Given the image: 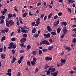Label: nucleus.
<instances>
[{
    "mask_svg": "<svg viewBox=\"0 0 76 76\" xmlns=\"http://www.w3.org/2000/svg\"><path fill=\"white\" fill-rule=\"evenodd\" d=\"M42 44L44 45H50V43L47 40H44L42 41Z\"/></svg>",
    "mask_w": 76,
    "mask_h": 76,
    "instance_id": "1",
    "label": "nucleus"
},
{
    "mask_svg": "<svg viewBox=\"0 0 76 76\" xmlns=\"http://www.w3.org/2000/svg\"><path fill=\"white\" fill-rule=\"evenodd\" d=\"M58 73V71H57L56 72L53 73H52L51 74V75L53 76H57Z\"/></svg>",
    "mask_w": 76,
    "mask_h": 76,
    "instance_id": "2",
    "label": "nucleus"
},
{
    "mask_svg": "<svg viewBox=\"0 0 76 76\" xmlns=\"http://www.w3.org/2000/svg\"><path fill=\"white\" fill-rule=\"evenodd\" d=\"M63 32V34L65 35L67 33V29L66 28H63L62 30Z\"/></svg>",
    "mask_w": 76,
    "mask_h": 76,
    "instance_id": "3",
    "label": "nucleus"
},
{
    "mask_svg": "<svg viewBox=\"0 0 76 76\" xmlns=\"http://www.w3.org/2000/svg\"><path fill=\"white\" fill-rule=\"evenodd\" d=\"M43 36L44 37H45L46 38H49L50 37V33H48L47 34H43Z\"/></svg>",
    "mask_w": 76,
    "mask_h": 76,
    "instance_id": "4",
    "label": "nucleus"
},
{
    "mask_svg": "<svg viewBox=\"0 0 76 76\" xmlns=\"http://www.w3.org/2000/svg\"><path fill=\"white\" fill-rule=\"evenodd\" d=\"M9 23H10V25L11 26H12L14 25V23L12 20H11L9 21Z\"/></svg>",
    "mask_w": 76,
    "mask_h": 76,
    "instance_id": "5",
    "label": "nucleus"
},
{
    "mask_svg": "<svg viewBox=\"0 0 76 76\" xmlns=\"http://www.w3.org/2000/svg\"><path fill=\"white\" fill-rule=\"evenodd\" d=\"M27 39L26 37H23L22 39L20 40V41L21 42V43H23L24 42H26V41Z\"/></svg>",
    "mask_w": 76,
    "mask_h": 76,
    "instance_id": "6",
    "label": "nucleus"
},
{
    "mask_svg": "<svg viewBox=\"0 0 76 76\" xmlns=\"http://www.w3.org/2000/svg\"><path fill=\"white\" fill-rule=\"evenodd\" d=\"M13 44L14 43L12 42L10 43V45H9V46H10L8 47V48L9 49H12Z\"/></svg>",
    "mask_w": 76,
    "mask_h": 76,
    "instance_id": "7",
    "label": "nucleus"
},
{
    "mask_svg": "<svg viewBox=\"0 0 76 76\" xmlns=\"http://www.w3.org/2000/svg\"><path fill=\"white\" fill-rule=\"evenodd\" d=\"M45 60L46 61H52V58L47 56L45 57Z\"/></svg>",
    "mask_w": 76,
    "mask_h": 76,
    "instance_id": "8",
    "label": "nucleus"
},
{
    "mask_svg": "<svg viewBox=\"0 0 76 76\" xmlns=\"http://www.w3.org/2000/svg\"><path fill=\"white\" fill-rule=\"evenodd\" d=\"M64 48L67 51H70L71 50V49L70 47H68L67 46H65Z\"/></svg>",
    "mask_w": 76,
    "mask_h": 76,
    "instance_id": "9",
    "label": "nucleus"
},
{
    "mask_svg": "<svg viewBox=\"0 0 76 76\" xmlns=\"http://www.w3.org/2000/svg\"><path fill=\"white\" fill-rule=\"evenodd\" d=\"M47 29L48 31L51 32L52 31V29L50 27V26H48L46 28Z\"/></svg>",
    "mask_w": 76,
    "mask_h": 76,
    "instance_id": "10",
    "label": "nucleus"
},
{
    "mask_svg": "<svg viewBox=\"0 0 76 76\" xmlns=\"http://www.w3.org/2000/svg\"><path fill=\"white\" fill-rule=\"evenodd\" d=\"M21 29V30H26L27 28V26H23V27H19Z\"/></svg>",
    "mask_w": 76,
    "mask_h": 76,
    "instance_id": "11",
    "label": "nucleus"
},
{
    "mask_svg": "<svg viewBox=\"0 0 76 76\" xmlns=\"http://www.w3.org/2000/svg\"><path fill=\"white\" fill-rule=\"evenodd\" d=\"M66 59H62V58H61V60H60V61L61 63V64H65L66 62Z\"/></svg>",
    "mask_w": 76,
    "mask_h": 76,
    "instance_id": "12",
    "label": "nucleus"
},
{
    "mask_svg": "<svg viewBox=\"0 0 76 76\" xmlns=\"http://www.w3.org/2000/svg\"><path fill=\"white\" fill-rule=\"evenodd\" d=\"M61 24L64 26H66L67 25V23L65 22H62L61 23Z\"/></svg>",
    "mask_w": 76,
    "mask_h": 76,
    "instance_id": "13",
    "label": "nucleus"
},
{
    "mask_svg": "<svg viewBox=\"0 0 76 76\" xmlns=\"http://www.w3.org/2000/svg\"><path fill=\"white\" fill-rule=\"evenodd\" d=\"M0 20H1V21L0 22V24H2V23H4V20L1 18L0 14Z\"/></svg>",
    "mask_w": 76,
    "mask_h": 76,
    "instance_id": "14",
    "label": "nucleus"
},
{
    "mask_svg": "<svg viewBox=\"0 0 76 76\" xmlns=\"http://www.w3.org/2000/svg\"><path fill=\"white\" fill-rule=\"evenodd\" d=\"M10 24L9 23V21H6V26L7 27H9L10 26Z\"/></svg>",
    "mask_w": 76,
    "mask_h": 76,
    "instance_id": "15",
    "label": "nucleus"
},
{
    "mask_svg": "<svg viewBox=\"0 0 76 76\" xmlns=\"http://www.w3.org/2000/svg\"><path fill=\"white\" fill-rule=\"evenodd\" d=\"M55 71H56V68L55 67H53L51 69L50 72L53 73Z\"/></svg>",
    "mask_w": 76,
    "mask_h": 76,
    "instance_id": "16",
    "label": "nucleus"
},
{
    "mask_svg": "<svg viewBox=\"0 0 76 76\" xmlns=\"http://www.w3.org/2000/svg\"><path fill=\"white\" fill-rule=\"evenodd\" d=\"M53 15V14L52 13H51L49 14V15L48 16V19H50Z\"/></svg>",
    "mask_w": 76,
    "mask_h": 76,
    "instance_id": "17",
    "label": "nucleus"
},
{
    "mask_svg": "<svg viewBox=\"0 0 76 76\" xmlns=\"http://www.w3.org/2000/svg\"><path fill=\"white\" fill-rule=\"evenodd\" d=\"M6 40V37L5 36H3L1 38V42H2L3 41L5 40Z\"/></svg>",
    "mask_w": 76,
    "mask_h": 76,
    "instance_id": "18",
    "label": "nucleus"
},
{
    "mask_svg": "<svg viewBox=\"0 0 76 76\" xmlns=\"http://www.w3.org/2000/svg\"><path fill=\"white\" fill-rule=\"evenodd\" d=\"M16 20L17 21V26H19L20 24L18 18H16Z\"/></svg>",
    "mask_w": 76,
    "mask_h": 76,
    "instance_id": "19",
    "label": "nucleus"
},
{
    "mask_svg": "<svg viewBox=\"0 0 76 76\" xmlns=\"http://www.w3.org/2000/svg\"><path fill=\"white\" fill-rule=\"evenodd\" d=\"M6 55L5 54H2L1 55V58L2 59H4L5 58Z\"/></svg>",
    "mask_w": 76,
    "mask_h": 76,
    "instance_id": "20",
    "label": "nucleus"
},
{
    "mask_svg": "<svg viewBox=\"0 0 76 76\" xmlns=\"http://www.w3.org/2000/svg\"><path fill=\"white\" fill-rule=\"evenodd\" d=\"M13 16L12 14L11 13H9L8 15V18H12Z\"/></svg>",
    "mask_w": 76,
    "mask_h": 76,
    "instance_id": "21",
    "label": "nucleus"
},
{
    "mask_svg": "<svg viewBox=\"0 0 76 76\" xmlns=\"http://www.w3.org/2000/svg\"><path fill=\"white\" fill-rule=\"evenodd\" d=\"M36 31V28H34L32 30L31 32L32 33H35Z\"/></svg>",
    "mask_w": 76,
    "mask_h": 76,
    "instance_id": "22",
    "label": "nucleus"
},
{
    "mask_svg": "<svg viewBox=\"0 0 76 76\" xmlns=\"http://www.w3.org/2000/svg\"><path fill=\"white\" fill-rule=\"evenodd\" d=\"M63 65V64L62 63H60L57 64V66L59 67Z\"/></svg>",
    "mask_w": 76,
    "mask_h": 76,
    "instance_id": "23",
    "label": "nucleus"
},
{
    "mask_svg": "<svg viewBox=\"0 0 76 76\" xmlns=\"http://www.w3.org/2000/svg\"><path fill=\"white\" fill-rule=\"evenodd\" d=\"M61 29L60 28H57V33H60L61 31Z\"/></svg>",
    "mask_w": 76,
    "mask_h": 76,
    "instance_id": "24",
    "label": "nucleus"
},
{
    "mask_svg": "<svg viewBox=\"0 0 76 76\" xmlns=\"http://www.w3.org/2000/svg\"><path fill=\"white\" fill-rule=\"evenodd\" d=\"M42 53V51L41 50H38V54L39 55H41Z\"/></svg>",
    "mask_w": 76,
    "mask_h": 76,
    "instance_id": "25",
    "label": "nucleus"
},
{
    "mask_svg": "<svg viewBox=\"0 0 76 76\" xmlns=\"http://www.w3.org/2000/svg\"><path fill=\"white\" fill-rule=\"evenodd\" d=\"M53 48V46H50L48 47V50H52Z\"/></svg>",
    "mask_w": 76,
    "mask_h": 76,
    "instance_id": "26",
    "label": "nucleus"
},
{
    "mask_svg": "<svg viewBox=\"0 0 76 76\" xmlns=\"http://www.w3.org/2000/svg\"><path fill=\"white\" fill-rule=\"evenodd\" d=\"M17 47V45H15V44H13V45L12 46V49H15Z\"/></svg>",
    "mask_w": 76,
    "mask_h": 76,
    "instance_id": "27",
    "label": "nucleus"
},
{
    "mask_svg": "<svg viewBox=\"0 0 76 76\" xmlns=\"http://www.w3.org/2000/svg\"><path fill=\"white\" fill-rule=\"evenodd\" d=\"M51 34L55 36L56 35V33L54 32H50Z\"/></svg>",
    "mask_w": 76,
    "mask_h": 76,
    "instance_id": "28",
    "label": "nucleus"
},
{
    "mask_svg": "<svg viewBox=\"0 0 76 76\" xmlns=\"http://www.w3.org/2000/svg\"><path fill=\"white\" fill-rule=\"evenodd\" d=\"M27 14L28 13L27 12L25 13L23 15V17L24 18H25L26 17V16L27 15Z\"/></svg>",
    "mask_w": 76,
    "mask_h": 76,
    "instance_id": "29",
    "label": "nucleus"
},
{
    "mask_svg": "<svg viewBox=\"0 0 76 76\" xmlns=\"http://www.w3.org/2000/svg\"><path fill=\"white\" fill-rule=\"evenodd\" d=\"M22 19L21 18H19V20H20V23H21V24H23V22H22Z\"/></svg>",
    "mask_w": 76,
    "mask_h": 76,
    "instance_id": "30",
    "label": "nucleus"
},
{
    "mask_svg": "<svg viewBox=\"0 0 76 76\" xmlns=\"http://www.w3.org/2000/svg\"><path fill=\"white\" fill-rule=\"evenodd\" d=\"M37 61V58L35 57H34L33 58V61L34 62H36Z\"/></svg>",
    "mask_w": 76,
    "mask_h": 76,
    "instance_id": "31",
    "label": "nucleus"
},
{
    "mask_svg": "<svg viewBox=\"0 0 76 76\" xmlns=\"http://www.w3.org/2000/svg\"><path fill=\"white\" fill-rule=\"evenodd\" d=\"M7 75H8L9 76H11L12 75V73L11 72H8V73H5Z\"/></svg>",
    "mask_w": 76,
    "mask_h": 76,
    "instance_id": "32",
    "label": "nucleus"
},
{
    "mask_svg": "<svg viewBox=\"0 0 76 76\" xmlns=\"http://www.w3.org/2000/svg\"><path fill=\"white\" fill-rule=\"evenodd\" d=\"M47 75H49V74L50 73V71L49 70V69H48V71H47Z\"/></svg>",
    "mask_w": 76,
    "mask_h": 76,
    "instance_id": "33",
    "label": "nucleus"
},
{
    "mask_svg": "<svg viewBox=\"0 0 76 76\" xmlns=\"http://www.w3.org/2000/svg\"><path fill=\"white\" fill-rule=\"evenodd\" d=\"M31 46H30V45H28L27 46V50H30L31 48Z\"/></svg>",
    "mask_w": 76,
    "mask_h": 76,
    "instance_id": "34",
    "label": "nucleus"
},
{
    "mask_svg": "<svg viewBox=\"0 0 76 76\" xmlns=\"http://www.w3.org/2000/svg\"><path fill=\"white\" fill-rule=\"evenodd\" d=\"M16 60V58H12V63H14L15 62V61Z\"/></svg>",
    "mask_w": 76,
    "mask_h": 76,
    "instance_id": "35",
    "label": "nucleus"
},
{
    "mask_svg": "<svg viewBox=\"0 0 76 76\" xmlns=\"http://www.w3.org/2000/svg\"><path fill=\"white\" fill-rule=\"evenodd\" d=\"M36 51H34L32 52V53L33 56H35L36 55Z\"/></svg>",
    "mask_w": 76,
    "mask_h": 76,
    "instance_id": "36",
    "label": "nucleus"
},
{
    "mask_svg": "<svg viewBox=\"0 0 76 76\" xmlns=\"http://www.w3.org/2000/svg\"><path fill=\"white\" fill-rule=\"evenodd\" d=\"M42 51L43 52H46L48 51V49L44 48V49L42 50Z\"/></svg>",
    "mask_w": 76,
    "mask_h": 76,
    "instance_id": "37",
    "label": "nucleus"
},
{
    "mask_svg": "<svg viewBox=\"0 0 76 76\" xmlns=\"http://www.w3.org/2000/svg\"><path fill=\"white\" fill-rule=\"evenodd\" d=\"M23 37H27V35L26 34H24L22 35Z\"/></svg>",
    "mask_w": 76,
    "mask_h": 76,
    "instance_id": "38",
    "label": "nucleus"
},
{
    "mask_svg": "<svg viewBox=\"0 0 76 76\" xmlns=\"http://www.w3.org/2000/svg\"><path fill=\"white\" fill-rule=\"evenodd\" d=\"M49 67V66L48 65H46L44 67V69H47Z\"/></svg>",
    "mask_w": 76,
    "mask_h": 76,
    "instance_id": "39",
    "label": "nucleus"
},
{
    "mask_svg": "<svg viewBox=\"0 0 76 76\" xmlns=\"http://www.w3.org/2000/svg\"><path fill=\"white\" fill-rule=\"evenodd\" d=\"M45 16V15L44 14H42L41 15V19H43L44 18V17Z\"/></svg>",
    "mask_w": 76,
    "mask_h": 76,
    "instance_id": "40",
    "label": "nucleus"
},
{
    "mask_svg": "<svg viewBox=\"0 0 76 76\" xmlns=\"http://www.w3.org/2000/svg\"><path fill=\"white\" fill-rule=\"evenodd\" d=\"M9 30V29L8 28H5V32H6V33L8 32Z\"/></svg>",
    "mask_w": 76,
    "mask_h": 76,
    "instance_id": "41",
    "label": "nucleus"
},
{
    "mask_svg": "<svg viewBox=\"0 0 76 76\" xmlns=\"http://www.w3.org/2000/svg\"><path fill=\"white\" fill-rule=\"evenodd\" d=\"M47 18V15H45L44 17V18L43 19V21H45L46 20Z\"/></svg>",
    "mask_w": 76,
    "mask_h": 76,
    "instance_id": "42",
    "label": "nucleus"
},
{
    "mask_svg": "<svg viewBox=\"0 0 76 76\" xmlns=\"http://www.w3.org/2000/svg\"><path fill=\"white\" fill-rule=\"evenodd\" d=\"M11 53L12 54H15V51L14 49L12 50H11Z\"/></svg>",
    "mask_w": 76,
    "mask_h": 76,
    "instance_id": "43",
    "label": "nucleus"
},
{
    "mask_svg": "<svg viewBox=\"0 0 76 76\" xmlns=\"http://www.w3.org/2000/svg\"><path fill=\"white\" fill-rule=\"evenodd\" d=\"M41 5V2H39L37 3V6H40Z\"/></svg>",
    "mask_w": 76,
    "mask_h": 76,
    "instance_id": "44",
    "label": "nucleus"
},
{
    "mask_svg": "<svg viewBox=\"0 0 76 76\" xmlns=\"http://www.w3.org/2000/svg\"><path fill=\"white\" fill-rule=\"evenodd\" d=\"M27 64L29 65V66H31V63L29 61H27Z\"/></svg>",
    "mask_w": 76,
    "mask_h": 76,
    "instance_id": "45",
    "label": "nucleus"
},
{
    "mask_svg": "<svg viewBox=\"0 0 76 76\" xmlns=\"http://www.w3.org/2000/svg\"><path fill=\"white\" fill-rule=\"evenodd\" d=\"M67 9L68 10V11L70 12V14H72V10L71 9L67 8Z\"/></svg>",
    "mask_w": 76,
    "mask_h": 76,
    "instance_id": "46",
    "label": "nucleus"
},
{
    "mask_svg": "<svg viewBox=\"0 0 76 76\" xmlns=\"http://www.w3.org/2000/svg\"><path fill=\"white\" fill-rule=\"evenodd\" d=\"M57 18H59V17L57 15H55L54 17V19H56Z\"/></svg>",
    "mask_w": 76,
    "mask_h": 76,
    "instance_id": "47",
    "label": "nucleus"
},
{
    "mask_svg": "<svg viewBox=\"0 0 76 76\" xmlns=\"http://www.w3.org/2000/svg\"><path fill=\"white\" fill-rule=\"evenodd\" d=\"M72 42L74 43H75L76 42V38H74L72 40Z\"/></svg>",
    "mask_w": 76,
    "mask_h": 76,
    "instance_id": "48",
    "label": "nucleus"
},
{
    "mask_svg": "<svg viewBox=\"0 0 76 76\" xmlns=\"http://www.w3.org/2000/svg\"><path fill=\"white\" fill-rule=\"evenodd\" d=\"M11 41H16V39L15 37H13L11 38Z\"/></svg>",
    "mask_w": 76,
    "mask_h": 76,
    "instance_id": "49",
    "label": "nucleus"
},
{
    "mask_svg": "<svg viewBox=\"0 0 76 76\" xmlns=\"http://www.w3.org/2000/svg\"><path fill=\"white\" fill-rule=\"evenodd\" d=\"M39 69L38 68H36L35 70V73L36 74L37 73V72H38L39 71Z\"/></svg>",
    "mask_w": 76,
    "mask_h": 76,
    "instance_id": "50",
    "label": "nucleus"
},
{
    "mask_svg": "<svg viewBox=\"0 0 76 76\" xmlns=\"http://www.w3.org/2000/svg\"><path fill=\"white\" fill-rule=\"evenodd\" d=\"M35 23H36V22H32V23L31 24V25L32 26H34Z\"/></svg>",
    "mask_w": 76,
    "mask_h": 76,
    "instance_id": "51",
    "label": "nucleus"
},
{
    "mask_svg": "<svg viewBox=\"0 0 76 76\" xmlns=\"http://www.w3.org/2000/svg\"><path fill=\"white\" fill-rule=\"evenodd\" d=\"M39 34H36L34 35V37L36 38L39 36Z\"/></svg>",
    "mask_w": 76,
    "mask_h": 76,
    "instance_id": "52",
    "label": "nucleus"
},
{
    "mask_svg": "<svg viewBox=\"0 0 76 76\" xmlns=\"http://www.w3.org/2000/svg\"><path fill=\"white\" fill-rule=\"evenodd\" d=\"M54 66H50V68L48 69V71H50L52 69L53 67Z\"/></svg>",
    "mask_w": 76,
    "mask_h": 76,
    "instance_id": "53",
    "label": "nucleus"
},
{
    "mask_svg": "<svg viewBox=\"0 0 76 76\" xmlns=\"http://www.w3.org/2000/svg\"><path fill=\"white\" fill-rule=\"evenodd\" d=\"M6 13V12H5L4 11H2V12L1 14H2V15H4Z\"/></svg>",
    "mask_w": 76,
    "mask_h": 76,
    "instance_id": "54",
    "label": "nucleus"
},
{
    "mask_svg": "<svg viewBox=\"0 0 76 76\" xmlns=\"http://www.w3.org/2000/svg\"><path fill=\"white\" fill-rule=\"evenodd\" d=\"M17 31H18V33L20 34L21 33L20 29V28L18 29V30H17Z\"/></svg>",
    "mask_w": 76,
    "mask_h": 76,
    "instance_id": "55",
    "label": "nucleus"
},
{
    "mask_svg": "<svg viewBox=\"0 0 76 76\" xmlns=\"http://www.w3.org/2000/svg\"><path fill=\"white\" fill-rule=\"evenodd\" d=\"M31 64L32 65H34L35 64V62L34 61H31Z\"/></svg>",
    "mask_w": 76,
    "mask_h": 76,
    "instance_id": "56",
    "label": "nucleus"
},
{
    "mask_svg": "<svg viewBox=\"0 0 76 76\" xmlns=\"http://www.w3.org/2000/svg\"><path fill=\"white\" fill-rule=\"evenodd\" d=\"M58 16H61L62 15V13L60 12L58 13Z\"/></svg>",
    "mask_w": 76,
    "mask_h": 76,
    "instance_id": "57",
    "label": "nucleus"
},
{
    "mask_svg": "<svg viewBox=\"0 0 76 76\" xmlns=\"http://www.w3.org/2000/svg\"><path fill=\"white\" fill-rule=\"evenodd\" d=\"M23 59V56H21L20 57V61H22V59Z\"/></svg>",
    "mask_w": 76,
    "mask_h": 76,
    "instance_id": "58",
    "label": "nucleus"
},
{
    "mask_svg": "<svg viewBox=\"0 0 76 76\" xmlns=\"http://www.w3.org/2000/svg\"><path fill=\"white\" fill-rule=\"evenodd\" d=\"M11 70H12L11 69H8V71H7V72L8 73H10L11 72Z\"/></svg>",
    "mask_w": 76,
    "mask_h": 76,
    "instance_id": "59",
    "label": "nucleus"
},
{
    "mask_svg": "<svg viewBox=\"0 0 76 76\" xmlns=\"http://www.w3.org/2000/svg\"><path fill=\"white\" fill-rule=\"evenodd\" d=\"M24 45V43H22L20 44V46H21L22 47H23Z\"/></svg>",
    "mask_w": 76,
    "mask_h": 76,
    "instance_id": "60",
    "label": "nucleus"
},
{
    "mask_svg": "<svg viewBox=\"0 0 76 76\" xmlns=\"http://www.w3.org/2000/svg\"><path fill=\"white\" fill-rule=\"evenodd\" d=\"M1 18L2 19L4 20L5 19V17L4 16V15H2L1 16Z\"/></svg>",
    "mask_w": 76,
    "mask_h": 76,
    "instance_id": "61",
    "label": "nucleus"
},
{
    "mask_svg": "<svg viewBox=\"0 0 76 76\" xmlns=\"http://www.w3.org/2000/svg\"><path fill=\"white\" fill-rule=\"evenodd\" d=\"M40 23V21H38L37 20L36 22V23L38 25Z\"/></svg>",
    "mask_w": 76,
    "mask_h": 76,
    "instance_id": "62",
    "label": "nucleus"
},
{
    "mask_svg": "<svg viewBox=\"0 0 76 76\" xmlns=\"http://www.w3.org/2000/svg\"><path fill=\"white\" fill-rule=\"evenodd\" d=\"M21 73L20 72H18V74L17 75V76H20Z\"/></svg>",
    "mask_w": 76,
    "mask_h": 76,
    "instance_id": "63",
    "label": "nucleus"
},
{
    "mask_svg": "<svg viewBox=\"0 0 76 76\" xmlns=\"http://www.w3.org/2000/svg\"><path fill=\"white\" fill-rule=\"evenodd\" d=\"M18 64H20L21 63V60H18Z\"/></svg>",
    "mask_w": 76,
    "mask_h": 76,
    "instance_id": "64",
    "label": "nucleus"
}]
</instances>
